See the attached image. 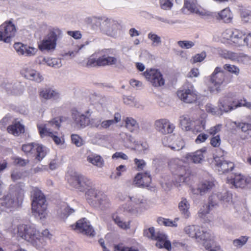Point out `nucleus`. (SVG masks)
<instances>
[{
    "mask_svg": "<svg viewBox=\"0 0 251 251\" xmlns=\"http://www.w3.org/2000/svg\"><path fill=\"white\" fill-rule=\"evenodd\" d=\"M32 210L35 217L42 219L47 215V204L44 194L37 187H33L31 191Z\"/></svg>",
    "mask_w": 251,
    "mask_h": 251,
    "instance_id": "1",
    "label": "nucleus"
},
{
    "mask_svg": "<svg viewBox=\"0 0 251 251\" xmlns=\"http://www.w3.org/2000/svg\"><path fill=\"white\" fill-rule=\"evenodd\" d=\"M62 31L58 28H53L50 30L40 43L38 48L41 51H53L56 46L57 40L62 38Z\"/></svg>",
    "mask_w": 251,
    "mask_h": 251,
    "instance_id": "2",
    "label": "nucleus"
},
{
    "mask_svg": "<svg viewBox=\"0 0 251 251\" xmlns=\"http://www.w3.org/2000/svg\"><path fill=\"white\" fill-rule=\"evenodd\" d=\"M117 62L118 60L115 57L105 54L98 57L97 54H94L88 57L82 65L87 68L105 67L115 65Z\"/></svg>",
    "mask_w": 251,
    "mask_h": 251,
    "instance_id": "3",
    "label": "nucleus"
},
{
    "mask_svg": "<svg viewBox=\"0 0 251 251\" xmlns=\"http://www.w3.org/2000/svg\"><path fill=\"white\" fill-rule=\"evenodd\" d=\"M144 235L156 241V246L159 248H165L167 251L171 250V242L167 240V236L161 232H155L154 227H150L144 230Z\"/></svg>",
    "mask_w": 251,
    "mask_h": 251,
    "instance_id": "4",
    "label": "nucleus"
},
{
    "mask_svg": "<svg viewBox=\"0 0 251 251\" xmlns=\"http://www.w3.org/2000/svg\"><path fill=\"white\" fill-rule=\"evenodd\" d=\"M22 150L27 155L35 157L38 161H41L46 155L48 149L46 147L35 143L24 144Z\"/></svg>",
    "mask_w": 251,
    "mask_h": 251,
    "instance_id": "5",
    "label": "nucleus"
},
{
    "mask_svg": "<svg viewBox=\"0 0 251 251\" xmlns=\"http://www.w3.org/2000/svg\"><path fill=\"white\" fill-rule=\"evenodd\" d=\"M68 181L70 185L82 192L94 186L90 178L81 174L71 176Z\"/></svg>",
    "mask_w": 251,
    "mask_h": 251,
    "instance_id": "6",
    "label": "nucleus"
},
{
    "mask_svg": "<svg viewBox=\"0 0 251 251\" xmlns=\"http://www.w3.org/2000/svg\"><path fill=\"white\" fill-rule=\"evenodd\" d=\"M182 164V161L176 159L171 161L170 164L172 172L176 176V183L179 186L181 183L187 182L189 180L188 175L186 173V167Z\"/></svg>",
    "mask_w": 251,
    "mask_h": 251,
    "instance_id": "7",
    "label": "nucleus"
},
{
    "mask_svg": "<svg viewBox=\"0 0 251 251\" xmlns=\"http://www.w3.org/2000/svg\"><path fill=\"white\" fill-rule=\"evenodd\" d=\"M121 27L120 24L117 21L112 19L106 18L103 20L101 32L107 36L117 38L121 34Z\"/></svg>",
    "mask_w": 251,
    "mask_h": 251,
    "instance_id": "8",
    "label": "nucleus"
},
{
    "mask_svg": "<svg viewBox=\"0 0 251 251\" xmlns=\"http://www.w3.org/2000/svg\"><path fill=\"white\" fill-rule=\"evenodd\" d=\"M17 29L11 20L6 21L0 25V41L9 43L16 35Z\"/></svg>",
    "mask_w": 251,
    "mask_h": 251,
    "instance_id": "9",
    "label": "nucleus"
},
{
    "mask_svg": "<svg viewBox=\"0 0 251 251\" xmlns=\"http://www.w3.org/2000/svg\"><path fill=\"white\" fill-rule=\"evenodd\" d=\"M16 191L9 193L0 199V213L5 210V208H11L17 205L22 197L17 196Z\"/></svg>",
    "mask_w": 251,
    "mask_h": 251,
    "instance_id": "10",
    "label": "nucleus"
},
{
    "mask_svg": "<svg viewBox=\"0 0 251 251\" xmlns=\"http://www.w3.org/2000/svg\"><path fill=\"white\" fill-rule=\"evenodd\" d=\"M218 196L217 194H213L208 199V204L203 205L198 212V216L203 219L205 222H209L211 221V217L209 215V211L214 206H217L218 202Z\"/></svg>",
    "mask_w": 251,
    "mask_h": 251,
    "instance_id": "11",
    "label": "nucleus"
},
{
    "mask_svg": "<svg viewBox=\"0 0 251 251\" xmlns=\"http://www.w3.org/2000/svg\"><path fill=\"white\" fill-rule=\"evenodd\" d=\"M18 234L23 239L32 243L39 236V232L33 226L26 225H20L18 227Z\"/></svg>",
    "mask_w": 251,
    "mask_h": 251,
    "instance_id": "12",
    "label": "nucleus"
},
{
    "mask_svg": "<svg viewBox=\"0 0 251 251\" xmlns=\"http://www.w3.org/2000/svg\"><path fill=\"white\" fill-rule=\"evenodd\" d=\"M86 113L87 115L80 113L75 109H73L71 110L72 118L75 127L78 128H84L89 125L90 115H88L89 111H87Z\"/></svg>",
    "mask_w": 251,
    "mask_h": 251,
    "instance_id": "13",
    "label": "nucleus"
},
{
    "mask_svg": "<svg viewBox=\"0 0 251 251\" xmlns=\"http://www.w3.org/2000/svg\"><path fill=\"white\" fill-rule=\"evenodd\" d=\"M143 75L146 79L150 81L154 87H160L164 84L165 81L162 75L157 69H147L143 73Z\"/></svg>",
    "mask_w": 251,
    "mask_h": 251,
    "instance_id": "14",
    "label": "nucleus"
},
{
    "mask_svg": "<svg viewBox=\"0 0 251 251\" xmlns=\"http://www.w3.org/2000/svg\"><path fill=\"white\" fill-rule=\"evenodd\" d=\"M184 231L189 237L200 240H207L210 238V233L204 231L202 228L198 226L192 225L187 226Z\"/></svg>",
    "mask_w": 251,
    "mask_h": 251,
    "instance_id": "15",
    "label": "nucleus"
},
{
    "mask_svg": "<svg viewBox=\"0 0 251 251\" xmlns=\"http://www.w3.org/2000/svg\"><path fill=\"white\" fill-rule=\"evenodd\" d=\"M74 229L89 236L93 237L95 235L93 227L90 225V222L85 218H83L76 222Z\"/></svg>",
    "mask_w": 251,
    "mask_h": 251,
    "instance_id": "16",
    "label": "nucleus"
},
{
    "mask_svg": "<svg viewBox=\"0 0 251 251\" xmlns=\"http://www.w3.org/2000/svg\"><path fill=\"white\" fill-rule=\"evenodd\" d=\"M223 154L221 155L220 157H217L215 158L216 169L220 175L231 171L234 167V165L232 162L224 159L223 158L224 151H223Z\"/></svg>",
    "mask_w": 251,
    "mask_h": 251,
    "instance_id": "17",
    "label": "nucleus"
},
{
    "mask_svg": "<svg viewBox=\"0 0 251 251\" xmlns=\"http://www.w3.org/2000/svg\"><path fill=\"white\" fill-rule=\"evenodd\" d=\"M235 94L229 93L219 100L220 109L222 111L227 112L234 109L233 104L235 103Z\"/></svg>",
    "mask_w": 251,
    "mask_h": 251,
    "instance_id": "18",
    "label": "nucleus"
},
{
    "mask_svg": "<svg viewBox=\"0 0 251 251\" xmlns=\"http://www.w3.org/2000/svg\"><path fill=\"white\" fill-rule=\"evenodd\" d=\"M156 130L162 134H167L173 132L175 126L166 119L156 120L154 123Z\"/></svg>",
    "mask_w": 251,
    "mask_h": 251,
    "instance_id": "19",
    "label": "nucleus"
},
{
    "mask_svg": "<svg viewBox=\"0 0 251 251\" xmlns=\"http://www.w3.org/2000/svg\"><path fill=\"white\" fill-rule=\"evenodd\" d=\"M177 95L181 100L186 103H193L197 99V95L193 87L178 91Z\"/></svg>",
    "mask_w": 251,
    "mask_h": 251,
    "instance_id": "20",
    "label": "nucleus"
},
{
    "mask_svg": "<svg viewBox=\"0 0 251 251\" xmlns=\"http://www.w3.org/2000/svg\"><path fill=\"white\" fill-rule=\"evenodd\" d=\"M225 72L220 67H216L212 74L210 78V81L215 87L217 91H219L218 88L225 80Z\"/></svg>",
    "mask_w": 251,
    "mask_h": 251,
    "instance_id": "21",
    "label": "nucleus"
},
{
    "mask_svg": "<svg viewBox=\"0 0 251 251\" xmlns=\"http://www.w3.org/2000/svg\"><path fill=\"white\" fill-rule=\"evenodd\" d=\"M151 181L149 173H139L135 176L133 184L137 187H148Z\"/></svg>",
    "mask_w": 251,
    "mask_h": 251,
    "instance_id": "22",
    "label": "nucleus"
},
{
    "mask_svg": "<svg viewBox=\"0 0 251 251\" xmlns=\"http://www.w3.org/2000/svg\"><path fill=\"white\" fill-rule=\"evenodd\" d=\"M2 86L9 94L20 95L24 90V86L20 82H17L14 84L3 83Z\"/></svg>",
    "mask_w": 251,
    "mask_h": 251,
    "instance_id": "23",
    "label": "nucleus"
},
{
    "mask_svg": "<svg viewBox=\"0 0 251 251\" xmlns=\"http://www.w3.org/2000/svg\"><path fill=\"white\" fill-rule=\"evenodd\" d=\"M38 128L41 137H43L44 136L50 137L57 145H62L63 144V140H62L60 137L55 135L50 129L48 128L46 126H38Z\"/></svg>",
    "mask_w": 251,
    "mask_h": 251,
    "instance_id": "24",
    "label": "nucleus"
},
{
    "mask_svg": "<svg viewBox=\"0 0 251 251\" xmlns=\"http://www.w3.org/2000/svg\"><path fill=\"white\" fill-rule=\"evenodd\" d=\"M214 186L212 181L205 180L198 185L197 189H193L192 191L195 194L203 195L210 191Z\"/></svg>",
    "mask_w": 251,
    "mask_h": 251,
    "instance_id": "25",
    "label": "nucleus"
},
{
    "mask_svg": "<svg viewBox=\"0 0 251 251\" xmlns=\"http://www.w3.org/2000/svg\"><path fill=\"white\" fill-rule=\"evenodd\" d=\"M206 152V148H203L193 153L186 155V158L194 163H201L204 159V154Z\"/></svg>",
    "mask_w": 251,
    "mask_h": 251,
    "instance_id": "26",
    "label": "nucleus"
},
{
    "mask_svg": "<svg viewBox=\"0 0 251 251\" xmlns=\"http://www.w3.org/2000/svg\"><path fill=\"white\" fill-rule=\"evenodd\" d=\"M86 199L89 202L93 203L96 201L103 194L101 192L96 189L95 185L90 187L85 191Z\"/></svg>",
    "mask_w": 251,
    "mask_h": 251,
    "instance_id": "27",
    "label": "nucleus"
},
{
    "mask_svg": "<svg viewBox=\"0 0 251 251\" xmlns=\"http://www.w3.org/2000/svg\"><path fill=\"white\" fill-rule=\"evenodd\" d=\"M40 96L45 100H56L59 98L58 92L49 87L42 89L40 92Z\"/></svg>",
    "mask_w": 251,
    "mask_h": 251,
    "instance_id": "28",
    "label": "nucleus"
},
{
    "mask_svg": "<svg viewBox=\"0 0 251 251\" xmlns=\"http://www.w3.org/2000/svg\"><path fill=\"white\" fill-rule=\"evenodd\" d=\"M25 77L28 79L34 81L37 83L43 80V77L40 74L34 70L27 69L25 70Z\"/></svg>",
    "mask_w": 251,
    "mask_h": 251,
    "instance_id": "29",
    "label": "nucleus"
},
{
    "mask_svg": "<svg viewBox=\"0 0 251 251\" xmlns=\"http://www.w3.org/2000/svg\"><path fill=\"white\" fill-rule=\"evenodd\" d=\"M7 130L9 133L15 136H18L21 133H24L25 128L23 125L21 124L19 122H18L9 126L7 127Z\"/></svg>",
    "mask_w": 251,
    "mask_h": 251,
    "instance_id": "30",
    "label": "nucleus"
},
{
    "mask_svg": "<svg viewBox=\"0 0 251 251\" xmlns=\"http://www.w3.org/2000/svg\"><path fill=\"white\" fill-rule=\"evenodd\" d=\"M249 183V180L245 178L244 176L239 175L235 176V177L231 180V183L236 188H243L247 183Z\"/></svg>",
    "mask_w": 251,
    "mask_h": 251,
    "instance_id": "31",
    "label": "nucleus"
},
{
    "mask_svg": "<svg viewBox=\"0 0 251 251\" xmlns=\"http://www.w3.org/2000/svg\"><path fill=\"white\" fill-rule=\"evenodd\" d=\"M189 207V203L186 199H182L178 204L179 210L185 218H187L190 216Z\"/></svg>",
    "mask_w": 251,
    "mask_h": 251,
    "instance_id": "32",
    "label": "nucleus"
},
{
    "mask_svg": "<svg viewBox=\"0 0 251 251\" xmlns=\"http://www.w3.org/2000/svg\"><path fill=\"white\" fill-rule=\"evenodd\" d=\"M180 126L182 130L189 131L192 129V121L187 115H183L179 118Z\"/></svg>",
    "mask_w": 251,
    "mask_h": 251,
    "instance_id": "33",
    "label": "nucleus"
},
{
    "mask_svg": "<svg viewBox=\"0 0 251 251\" xmlns=\"http://www.w3.org/2000/svg\"><path fill=\"white\" fill-rule=\"evenodd\" d=\"M87 160L89 163L99 168H101L104 164L103 158L99 155L94 154L89 155L87 156Z\"/></svg>",
    "mask_w": 251,
    "mask_h": 251,
    "instance_id": "34",
    "label": "nucleus"
},
{
    "mask_svg": "<svg viewBox=\"0 0 251 251\" xmlns=\"http://www.w3.org/2000/svg\"><path fill=\"white\" fill-rule=\"evenodd\" d=\"M130 201L135 204V208L144 207L146 203V201L143 199L141 195H136L135 196H129Z\"/></svg>",
    "mask_w": 251,
    "mask_h": 251,
    "instance_id": "35",
    "label": "nucleus"
},
{
    "mask_svg": "<svg viewBox=\"0 0 251 251\" xmlns=\"http://www.w3.org/2000/svg\"><path fill=\"white\" fill-rule=\"evenodd\" d=\"M184 6L182 10L187 9L191 13H196L197 12V0H183Z\"/></svg>",
    "mask_w": 251,
    "mask_h": 251,
    "instance_id": "36",
    "label": "nucleus"
},
{
    "mask_svg": "<svg viewBox=\"0 0 251 251\" xmlns=\"http://www.w3.org/2000/svg\"><path fill=\"white\" fill-rule=\"evenodd\" d=\"M218 19L222 20L226 23L231 21V13L228 8H225L218 13Z\"/></svg>",
    "mask_w": 251,
    "mask_h": 251,
    "instance_id": "37",
    "label": "nucleus"
},
{
    "mask_svg": "<svg viewBox=\"0 0 251 251\" xmlns=\"http://www.w3.org/2000/svg\"><path fill=\"white\" fill-rule=\"evenodd\" d=\"M112 218L115 223L121 228L123 229H127L130 228V222H124L123 220L116 214H114L112 216Z\"/></svg>",
    "mask_w": 251,
    "mask_h": 251,
    "instance_id": "38",
    "label": "nucleus"
},
{
    "mask_svg": "<svg viewBox=\"0 0 251 251\" xmlns=\"http://www.w3.org/2000/svg\"><path fill=\"white\" fill-rule=\"evenodd\" d=\"M148 38L151 41L152 47H158L161 44V37L157 34L151 32L148 34Z\"/></svg>",
    "mask_w": 251,
    "mask_h": 251,
    "instance_id": "39",
    "label": "nucleus"
},
{
    "mask_svg": "<svg viewBox=\"0 0 251 251\" xmlns=\"http://www.w3.org/2000/svg\"><path fill=\"white\" fill-rule=\"evenodd\" d=\"M230 32L231 33L230 37L234 42H238L240 40H243V38L245 35V33L237 29H235L233 31Z\"/></svg>",
    "mask_w": 251,
    "mask_h": 251,
    "instance_id": "40",
    "label": "nucleus"
},
{
    "mask_svg": "<svg viewBox=\"0 0 251 251\" xmlns=\"http://www.w3.org/2000/svg\"><path fill=\"white\" fill-rule=\"evenodd\" d=\"M126 127L131 131L133 132L138 128L137 121L131 117H127L126 120Z\"/></svg>",
    "mask_w": 251,
    "mask_h": 251,
    "instance_id": "41",
    "label": "nucleus"
},
{
    "mask_svg": "<svg viewBox=\"0 0 251 251\" xmlns=\"http://www.w3.org/2000/svg\"><path fill=\"white\" fill-rule=\"evenodd\" d=\"M206 111L213 115H222L225 111H222L220 109V103H219L218 107H217L211 104L208 103L205 106Z\"/></svg>",
    "mask_w": 251,
    "mask_h": 251,
    "instance_id": "42",
    "label": "nucleus"
},
{
    "mask_svg": "<svg viewBox=\"0 0 251 251\" xmlns=\"http://www.w3.org/2000/svg\"><path fill=\"white\" fill-rule=\"evenodd\" d=\"M75 210L70 207L69 206L64 205L62 206L58 213L61 218H67L68 216L73 213Z\"/></svg>",
    "mask_w": 251,
    "mask_h": 251,
    "instance_id": "43",
    "label": "nucleus"
},
{
    "mask_svg": "<svg viewBox=\"0 0 251 251\" xmlns=\"http://www.w3.org/2000/svg\"><path fill=\"white\" fill-rule=\"evenodd\" d=\"M97 205L101 206V208L108 207L109 205V201L106 196L102 194L95 201Z\"/></svg>",
    "mask_w": 251,
    "mask_h": 251,
    "instance_id": "44",
    "label": "nucleus"
},
{
    "mask_svg": "<svg viewBox=\"0 0 251 251\" xmlns=\"http://www.w3.org/2000/svg\"><path fill=\"white\" fill-rule=\"evenodd\" d=\"M97 205L101 206V208L108 207L109 205V201L106 196L102 194L95 201Z\"/></svg>",
    "mask_w": 251,
    "mask_h": 251,
    "instance_id": "45",
    "label": "nucleus"
},
{
    "mask_svg": "<svg viewBox=\"0 0 251 251\" xmlns=\"http://www.w3.org/2000/svg\"><path fill=\"white\" fill-rule=\"evenodd\" d=\"M104 19H102L100 18L97 17H93L90 19L91 26L93 29H96L98 27L100 28V30L101 31V28L102 27V25L103 23V20Z\"/></svg>",
    "mask_w": 251,
    "mask_h": 251,
    "instance_id": "46",
    "label": "nucleus"
},
{
    "mask_svg": "<svg viewBox=\"0 0 251 251\" xmlns=\"http://www.w3.org/2000/svg\"><path fill=\"white\" fill-rule=\"evenodd\" d=\"M44 60L46 61L47 65L55 68H59L62 66L61 61L59 59L51 58L46 60L45 58Z\"/></svg>",
    "mask_w": 251,
    "mask_h": 251,
    "instance_id": "47",
    "label": "nucleus"
},
{
    "mask_svg": "<svg viewBox=\"0 0 251 251\" xmlns=\"http://www.w3.org/2000/svg\"><path fill=\"white\" fill-rule=\"evenodd\" d=\"M248 237L243 236L233 241V245L236 248H241L246 244L248 240Z\"/></svg>",
    "mask_w": 251,
    "mask_h": 251,
    "instance_id": "48",
    "label": "nucleus"
},
{
    "mask_svg": "<svg viewBox=\"0 0 251 251\" xmlns=\"http://www.w3.org/2000/svg\"><path fill=\"white\" fill-rule=\"evenodd\" d=\"M217 195L218 196V200L223 202H229L232 199V194L228 192L220 193Z\"/></svg>",
    "mask_w": 251,
    "mask_h": 251,
    "instance_id": "49",
    "label": "nucleus"
},
{
    "mask_svg": "<svg viewBox=\"0 0 251 251\" xmlns=\"http://www.w3.org/2000/svg\"><path fill=\"white\" fill-rule=\"evenodd\" d=\"M157 223L160 225H164L169 226H176L177 225L175 221H172L169 219H165L162 217H159L157 219Z\"/></svg>",
    "mask_w": 251,
    "mask_h": 251,
    "instance_id": "50",
    "label": "nucleus"
},
{
    "mask_svg": "<svg viewBox=\"0 0 251 251\" xmlns=\"http://www.w3.org/2000/svg\"><path fill=\"white\" fill-rule=\"evenodd\" d=\"M241 57H244L245 58L248 57V56L246 55H241V54H238L237 53L229 51H227L226 55L225 56L226 58L233 61L239 60V58Z\"/></svg>",
    "mask_w": 251,
    "mask_h": 251,
    "instance_id": "51",
    "label": "nucleus"
},
{
    "mask_svg": "<svg viewBox=\"0 0 251 251\" xmlns=\"http://www.w3.org/2000/svg\"><path fill=\"white\" fill-rule=\"evenodd\" d=\"M225 70H227L228 72L238 75L240 73V69L238 67L235 65L230 64H225L224 66Z\"/></svg>",
    "mask_w": 251,
    "mask_h": 251,
    "instance_id": "52",
    "label": "nucleus"
},
{
    "mask_svg": "<svg viewBox=\"0 0 251 251\" xmlns=\"http://www.w3.org/2000/svg\"><path fill=\"white\" fill-rule=\"evenodd\" d=\"M71 139L72 143L77 147H80L83 144L82 139L77 134H72Z\"/></svg>",
    "mask_w": 251,
    "mask_h": 251,
    "instance_id": "53",
    "label": "nucleus"
},
{
    "mask_svg": "<svg viewBox=\"0 0 251 251\" xmlns=\"http://www.w3.org/2000/svg\"><path fill=\"white\" fill-rule=\"evenodd\" d=\"M177 44L181 48L186 49H190L195 45L194 43L191 41H179Z\"/></svg>",
    "mask_w": 251,
    "mask_h": 251,
    "instance_id": "54",
    "label": "nucleus"
},
{
    "mask_svg": "<svg viewBox=\"0 0 251 251\" xmlns=\"http://www.w3.org/2000/svg\"><path fill=\"white\" fill-rule=\"evenodd\" d=\"M36 51L37 50L35 48L25 45V49H24V55L27 56H31L34 55Z\"/></svg>",
    "mask_w": 251,
    "mask_h": 251,
    "instance_id": "55",
    "label": "nucleus"
},
{
    "mask_svg": "<svg viewBox=\"0 0 251 251\" xmlns=\"http://www.w3.org/2000/svg\"><path fill=\"white\" fill-rule=\"evenodd\" d=\"M148 148L149 146L146 143L136 144L134 150L139 152V153L142 152H145V151L148 149Z\"/></svg>",
    "mask_w": 251,
    "mask_h": 251,
    "instance_id": "56",
    "label": "nucleus"
},
{
    "mask_svg": "<svg viewBox=\"0 0 251 251\" xmlns=\"http://www.w3.org/2000/svg\"><path fill=\"white\" fill-rule=\"evenodd\" d=\"M115 249L119 251H139L137 248L123 246L122 244H119L115 246Z\"/></svg>",
    "mask_w": 251,
    "mask_h": 251,
    "instance_id": "57",
    "label": "nucleus"
},
{
    "mask_svg": "<svg viewBox=\"0 0 251 251\" xmlns=\"http://www.w3.org/2000/svg\"><path fill=\"white\" fill-rule=\"evenodd\" d=\"M159 2L161 8L164 10L170 9L173 6L171 0H159Z\"/></svg>",
    "mask_w": 251,
    "mask_h": 251,
    "instance_id": "58",
    "label": "nucleus"
},
{
    "mask_svg": "<svg viewBox=\"0 0 251 251\" xmlns=\"http://www.w3.org/2000/svg\"><path fill=\"white\" fill-rule=\"evenodd\" d=\"M14 48L19 55H24V49H25V45L18 42L14 45Z\"/></svg>",
    "mask_w": 251,
    "mask_h": 251,
    "instance_id": "59",
    "label": "nucleus"
},
{
    "mask_svg": "<svg viewBox=\"0 0 251 251\" xmlns=\"http://www.w3.org/2000/svg\"><path fill=\"white\" fill-rule=\"evenodd\" d=\"M101 120L100 118L90 119L89 125L93 127L100 129Z\"/></svg>",
    "mask_w": 251,
    "mask_h": 251,
    "instance_id": "60",
    "label": "nucleus"
},
{
    "mask_svg": "<svg viewBox=\"0 0 251 251\" xmlns=\"http://www.w3.org/2000/svg\"><path fill=\"white\" fill-rule=\"evenodd\" d=\"M206 56V52L202 51L201 53L197 54L193 57V62H201L203 61Z\"/></svg>",
    "mask_w": 251,
    "mask_h": 251,
    "instance_id": "61",
    "label": "nucleus"
},
{
    "mask_svg": "<svg viewBox=\"0 0 251 251\" xmlns=\"http://www.w3.org/2000/svg\"><path fill=\"white\" fill-rule=\"evenodd\" d=\"M40 237L41 234L39 232V236H37V238H36V240L35 241H33L32 242L33 244H35L38 248L45 246L47 243V241L48 240L44 239V240H41V241H40L39 239L40 238Z\"/></svg>",
    "mask_w": 251,
    "mask_h": 251,
    "instance_id": "62",
    "label": "nucleus"
},
{
    "mask_svg": "<svg viewBox=\"0 0 251 251\" xmlns=\"http://www.w3.org/2000/svg\"><path fill=\"white\" fill-rule=\"evenodd\" d=\"M184 147V142L181 139H179L177 141V143L176 145L170 146L171 149L174 151H179L183 149Z\"/></svg>",
    "mask_w": 251,
    "mask_h": 251,
    "instance_id": "63",
    "label": "nucleus"
},
{
    "mask_svg": "<svg viewBox=\"0 0 251 251\" xmlns=\"http://www.w3.org/2000/svg\"><path fill=\"white\" fill-rule=\"evenodd\" d=\"M67 34L69 36L72 37L75 39L78 40L80 39L82 37V34L80 31H68Z\"/></svg>",
    "mask_w": 251,
    "mask_h": 251,
    "instance_id": "64",
    "label": "nucleus"
}]
</instances>
